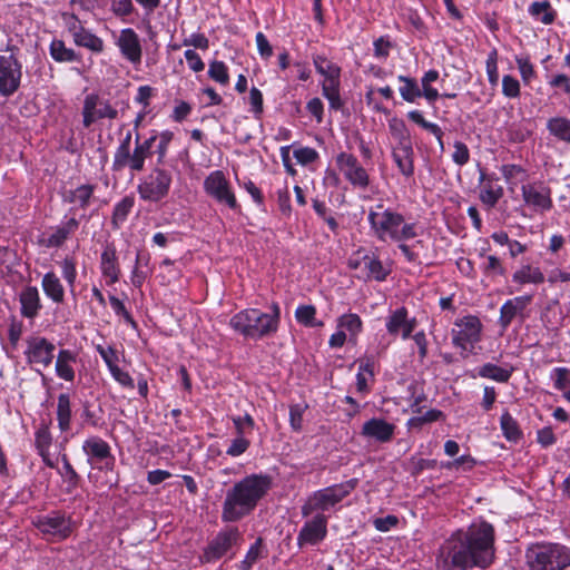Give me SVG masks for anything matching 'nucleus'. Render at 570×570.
Wrapping results in <instances>:
<instances>
[{"label":"nucleus","mask_w":570,"mask_h":570,"mask_svg":"<svg viewBox=\"0 0 570 570\" xmlns=\"http://www.w3.org/2000/svg\"><path fill=\"white\" fill-rule=\"evenodd\" d=\"M500 426L503 436L510 442H519L523 434L517 420L510 414L508 410H504L500 417Z\"/></svg>","instance_id":"2f4dec72"},{"label":"nucleus","mask_w":570,"mask_h":570,"mask_svg":"<svg viewBox=\"0 0 570 570\" xmlns=\"http://www.w3.org/2000/svg\"><path fill=\"white\" fill-rule=\"evenodd\" d=\"M316 308L314 305H299L295 311L296 321L307 327H321L323 322L315 321Z\"/></svg>","instance_id":"09e8293b"},{"label":"nucleus","mask_w":570,"mask_h":570,"mask_svg":"<svg viewBox=\"0 0 570 570\" xmlns=\"http://www.w3.org/2000/svg\"><path fill=\"white\" fill-rule=\"evenodd\" d=\"M294 157L301 165L306 166L318 158V153L312 147H301L294 150Z\"/></svg>","instance_id":"680f3d73"},{"label":"nucleus","mask_w":570,"mask_h":570,"mask_svg":"<svg viewBox=\"0 0 570 570\" xmlns=\"http://www.w3.org/2000/svg\"><path fill=\"white\" fill-rule=\"evenodd\" d=\"M530 570H564L570 567V548L560 543H538L528 548Z\"/></svg>","instance_id":"423d86ee"},{"label":"nucleus","mask_w":570,"mask_h":570,"mask_svg":"<svg viewBox=\"0 0 570 570\" xmlns=\"http://www.w3.org/2000/svg\"><path fill=\"white\" fill-rule=\"evenodd\" d=\"M395 425L384 419L372 417L363 426L361 434L380 443L390 442L394 435Z\"/></svg>","instance_id":"393cba45"},{"label":"nucleus","mask_w":570,"mask_h":570,"mask_svg":"<svg viewBox=\"0 0 570 570\" xmlns=\"http://www.w3.org/2000/svg\"><path fill=\"white\" fill-rule=\"evenodd\" d=\"M515 62L523 81L527 83L530 82V80L534 77V68L530 62V59L528 57H515Z\"/></svg>","instance_id":"774afa93"},{"label":"nucleus","mask_w":570,"mask_h":570,"mask_svg":"<svg viewBox=\"0 0 570 570\" xmlns=\"http://www.w3.org/2000/svg\"><path fill=\"white\" fill-rule=\"evenodd\" d=\"M348 267L357 272V277L364 281L383 282L390 274V269L372 252L358 249L348 259Z\"/></svg>","instance_id":"f8f14e48"},{"label":"nucleus","mask_w":570,"mask_h":570,"mask_svg":"<svg viewBox=\"0 0 570 570\" xmlns=\"http://www.w3.org/2000/svg\"><path fill=\"white\" fill-rule=\"evenodd\" d=\"M502 92L504 96L509 98H517L520 95V83L519 81L510 76L505 75L502 78Z\"/></svg>","instance_id":"e2e57ef3"},{"label":"nucleus","mask_w":570,"mask_h":570,"mask_svg":"<svg viewBox=\"0 0 570 570\" xmlns=\"http://www.w3.org/2000/svg\"><path fill=\"white\" fill-rule=\"evenodd\" d=\"M204 190L218 204L226 205L232 210L240 212V206L230 184L222 170H214L205 178Z\"/></svg>","instance_id":"4468645a"},{"label":"nucleus","mask_w":570,"mask_h":570,"mask_svg":"<svg viewBox=\"0 0 570 570\" xmlns=\"http://www.w3.org/2000/svg\"><path fill=\"white\" fill-rule=\"evenodd\" d=\"M407 118L410 120H412L413 122H415L416 125H419L420 127H422L423 129L428 130L429 132H431L438 140L439 142V146H440V149L443 151L444 150V144H443V130L441 129V127L436 124H433V122H430L428 120H425V118L423 117L422 112L419 111V110H411L407 112Z\"/></svg>","instance_id":"79ce46f5"},{"label":"nucleus","mask_w":570,"mask_h":570,"mask_svg":"<svg viewBox=\"0 0 570 570\" xmlns=\"http://www.w3.org/2000/svg\"><path fill=\"white\" fill-rule=\"evenodd\" d=\"M495 530L487 522L471 524L465 531L458 530L444 541L440 559L445 570L487 569L495 558Z\"/></svg>","instance_id":"f257e3e1"},{"label":"nucleus","mask_w":570,"mask_h":570,"mask_svg":"<svg viewBox=\"0 0 570 570\" xmlns=\"http://www.w3.org/2000/svg\"><path fill=\"white\" fill-rule=\"evenodd\" d=\"M481 268L483 273L489 277H494L498 275L503 276L505 274V268L503 267L501 261L494 255L487 256L485 262Z\"/></svg>","instance_id":"4d7b16f0"},{"label":"nucleus","mask_w":570,"mask_h":570,"mask_svg":"<svg viewBox=\"0 0 570 570\" xmlns=\"http://www.w3.org/2000/svg\"><path fill=\"white\" fill-rule=\"evenodd\" d=\"M273 484L268 474H249L235 482L225 494L222 521L237 522L249 515L265 498Z\"/></svg>","instance_id":"f03ea898"},{"label":"nucleus","mask_w":570,"mask_h":570,"mask_svg":"<svg viewBox=\"0 0 570 570\" xmlns=\"http://www.w3.org/2000/svg\"><path fill=\"white\" fill-rule=\"evenodd\" d=\"M357 479H351L346 482L313 492L312 495L308 497L307 501L302 505V515L308 517L315 511H326L336 505L351 494V492L357 487Z\"/></svg>","instance_id":"0eeeda50"},{"label":"nucleus","mask_w":570,"mask_h":570,"mask_svg":"<svg viewBox=\"0 0 570 570\" xmlns=\"http://www.w3.org/2000/svg\"><path fill=\"white\" fill-rule=\"evenodd\" d=\"M281 308L277 303L271 305V312L259 308H245L233 315L229 326L245 338L257 341L274 335L279 325Z\"/></svg>","instance_id":"7ed1b4c3"},{"label":"nucleus","mask_w":570,"mask_h":570,"mask_svg":"<svg viewBox=\"0 0 570 570\" xmlns=\"http://www.w3.org/2000/svg\"><path fill=\"white\" fill-rule=\"evenodd\" d=\"M22 65L13 56H0V95L12 96L20 87Z\"/></svg>","instance_id":"dca6fc26"},{"label":"nucleus","mask_w":570,"mask_h":570,"mask_svg":"<svg viewBox=\"0 0 570 570\" xmlns=\"http://www.w3.org/2000/svg\"><path fill=\"white\" fill-rule=\"evenodd\" d=\"M263 539L258 538L254 544H252L245 556V559L240 562V570H250L256 561L262 557Z\"/></svg>","instance_id":"5fc2aeb1"},{"label":"nucleus","mask_w":570,"mask_h":570,"mask_svg":"<svg viewBox=\"0 0 570 570\" xmlns=\"http://www.w3.org/2000/svg\"><path fill=\"white\" fill-rule=\"evenodd\" d=\"M100 271L102 276L109 279L108 284H115L120 278L121 272L114 243H107L104 247L100 255Z\"/></svg>","instance_id":"bb28decb"},{"label":"nucleus","mask_w":570,"mask_h":570,"mask_svg":"<svg viewBox=\"0 0 570 570\" xmlns=\"http://www.w3.org/2000/svg\"><path fill=\"white\" fill-rule=\"evenodd\" d=\"M341 78L327 79L322 82V94L328 100L330 108L340 110L343 101L340 95Z\"/></svg>","instance_id":"473e14b6"},{"label":"nucleus","mask_w":570,"mask_h":570,"mask_svg":"<svg viewBox=\"0 0 570 570\" xmlns=\"http://www.w3.org/2000/svg\"><path fill=\"white\" fill-rule=\"evenodd\" d=\"M522 199L525 206L535 213L543 214L553 206L551 190L543 183H530L521 186Z\"/></svg>","instance_id":"a211bd4d"},{"label":"nucleus","mask_w":570,"mask_h":570,"mask_svg":"<svg viewBox=\"0 0 570 570\" xmlns=\"http://www.w3.org/2000/svg\"><path fill=\"white\" fill-rule=\"evenodd\" d=\"M397 80L402 83L399 91L404 101L412 104L422 97L421 87L415 78L400 75Z\"/></svg>","instance_id":"c9c22d12"},{"label":"nucleus","mask_w":570,"mask_h":570,"mask_svg":"<svg viewBox=\"0 0 570 570\" xmlns=\"http://www.w3.org/2000/svg\"><path fill=\"white\" fill-rule=\"evenodd\" d=\"M52 444V435L50 432L49 424L41 423L40 426L35 432V448L38 454L41 456L43 463L53 469L56 464L50 459L49 449Z\"/></svg>","instance_id":"c85d7f7f"},{"label":"nucleus","mask_w":570,"mask_h":570,"mask_svg":"<svg viewBox=\"0 0 570 570\" xmlns=\"http://www.w3.org/2000/svg\"><path fill=\"white\" fill-rule=\"evenodd\" d=\"M532 295H522L508 299L500 308L499 324L503 330H507L514 317L522 314V312L532 302Z\"/></svg>","instance_id":"a878e982"},{"label":"nucleus","mask_w":570,"mask_h":570,"mask_svg":"<svg viewBox=\"0 0 570 570\" xmlns=\"http://www.w3.org/2000/svg\"><path fill=\"white\" fill-rule=\"evenodd\" d=\"M547 129L557 139L570 144V119L566 117H552L547 122Z\"/></svg>","instance_id":"4c0bfd02"},{"label":"nucleus","mask_w":570,"mask_h":570,"mask_svg":"<svg viewBox=\"0 0 570 570\" xmlns=\"http://www.w3.org/2000/svg\"><path fill=\"white\" fill-rule=\"evenodd\" d=\"M482 323L478 316L466 315L454 323L452 344L462 351H471L481 340Z\"/></svg>","instance_id":"ddd939ff"},{"label":"nucleus","mask_w":570,"mask_h":570,"mask_svg":"<svg viewBox=\"0 0 570 570\" xmlns=\"http://www.w3.org/2000/svg\"><path fill=\"white\" fill-rule=\"evenodd\" d=\"M116 45L121 56L130 63L139 65L141 62L142 47L138 33L134 29H122L116 40Z\"/></svg>","instance_id":"b1692460"},{"label":"nucleus","mask_w":570,"mask_h":570,"mask_svg":"<svg viewBox=\"0 0 570 570\" xmlns=\"http://www.w3.org/2000/svg\"><path fill=\"white\" fill-rule=\"evenodd\" d=\"M243 542V533L237 527L228 525L220 529L217 534L207 543L200 556L203 563H214L225 556H235L234 548H239Z\"/></svg>","instance_id":"1a4fd4ad"},{"label":"nucleus","mask_w":570,"mask_h":570,"mask_svg":"<svg viewBox=\"0 0 570 570\" xmlns=\"http://www.w3.org/2000/svg\"><path fill=\"white\" fill-rule=\"evenodd\" d=\"M19 301L21 304L20 313L27 318H35L42 307L39 291L36 286L24 287L19 295Z\"/></svg>","instance_id":"cd10ccee"},{"label":"nucleus","mask_w":570,"mask_h":570,"mask_svg":"<svg viewBox=\"0 0 570 570\" xmlns=\"http://www.w3.org/2000/svg\"><path fill=\"white\" fill-rule=\"evenodd\" d=\"M72 39L78 47L87 48L92 52L100 53L104 50L102 39L86 28L75 35Z\"/></svg>","instance_id":"a19ab883"},{"label":"nucleus","mask_w":570,"mask_h":570,"mask_svg":"<svg viewBox=\"0 0 570 570\" xmlns=\"http://www.w3.org/2000/svg\"><path fill=\"white\" fill-rule=\"evenodd\" d=\"M233 423L236 429V434L243 435H246V433H250L255 425L254 420L249 414L233 417Z\"/></svg>","instance_id":"0e129e2a"},{"label":"nucleus","mask_w":570,"mask_h":570,"mask_svg":"<svg viewBox=\"0 0 570 570\" xmlns=\"http://www.w3.org/2000/svg\"><path fill=\"white\" fill-rule=\"evenodd\" d=\"M96 351L99 353L101 358L105 361L108 370L117 365L118 353L112 346L97 345Z\"/></svg>","instance_id":"338daca9"},{"label":"nucleus","mask_w":570,"mask_h":570,"mask_svg":"<svg viewBox=\"0 0 570 570\" xmlns=\"http://www.w3.org/2000/svg\"><path fill=\"white\" fill-rule=\"evenodd\" d=\"M306 406L293 404L289 406V424L294 431H301L303 426V413Z\"/></svg>","instance_id":"69168bd1"},{"label":"nucleus","mask_w":570,"mask_h":570,"mask_svg":"<svg viewBox=\"0 0 570 570\" xmlns=\"http://www.w3.org/2000/svg\"><path fill=\"white\" fill-rule=\"evenodd\" d=\"M312 205L317 216L327 224L328 228L334 234H336L338 230V223L335 217L330 214V209L327 208L326 204L322 200L313 199Z\"/></svg>","instance_id":"864d4df0"},{"label":"nucleus","mask_w":570,"mask_h":570,"mask_svg":"<svg viewBox=\"0 0 570 570\" xmlns=\"http://www.w3.org/2000/svg\"><path fill=\"white\" fill-rule=\"evenodd\" d=\"M337 326L345 330L351 336H356L362 331V320L357 314L348 313L342 315L337 321Z\"/></svg>","instance_id":"3c124183"},{"label":"nucleus","mask_w":570,"mask_h":570,"mask_svg":"<svg viewBox=\"0 0 570 570\" xmlns=\"http://www.w3.org/2000/svg\"><path fill=\"white\" fill-rule=\"evenodd\" d=\"M454 151L452 154V160L455 165L462 167L470 161V150L468 146L460 141L455 140L453 142Z\"/></svg>","instance_id":"052dcab7"},{"label":"nucleus","mask_w":570,"mask_h":570,"mask_svg":"<svg viewBox=\"0 0 570 570\" xmlns=\"http://www.w3.org/2000/svg\"><path fill=\"white\" fill-rule=\"evenodd\" d=\"M250 446V441L243 434H236V438L232 440L230 445L226 450V454L233 458L244 454Z\"/></svg>","instance_id":"bf43d9fd"},{"label":"nucleus","mask_w":570,"mask_h":570,"mask_svg":"<svg viewBox=\"0 0 570 570\" xmlns=\"http://www.w3.org/2000/svg\"><path fill=\"white\" fill-rule=\"evenodd\" d=\"M377 210L371 209L368 212V223L374 235L382 242L387 239L393 242H404L414 238L417 234L415 232V224H404L402 214L384 208L383 204L376 205Z\"/></svg>","instance_id":"39448f33"},{"label":"nucleus","mask_w":570,"mask_h":570,"mask_svg":"<svg viewBox=\"0 0 570 570\" xmlns=\"http://www.w3.org/2000/svg\"><path fill=\"white\" fill-rule=\"evenodd\" d=\"M528 11L531 17L541 21L543 24L553 23L557 17V12L549 1H534L530 4Z\"/></svg>","instance_id":"72a5a7b5"},{"label":"nucleus","mask_w":570,"mask_h":570,"mask_svg":"<svg viewBox=\"0 0 570 570\" xmlns=\"http://www.w3.org/2000/svg\"><path fill=\"white\" fill-rule=\"evenodd\" d=\"M512 368H504L493 363H485L478 368V375L499 383H507L512 375Z\"/></svg>","instance_id":"e433bc0d"},{"label":"nucleus","mask_w":570,"mask_h":570,"mask_svg":"<svg viewBox=\"0 0 570 570\" xmlns=\"http://www.w3.org/2000/svg\"><path fill=\"white\" fill-rule=\"evenodd\" d=\"M132 134L128 131L120 140L115 150L111 170L121 173L129 169L131 173H140L145 169V164L153 156V146L157 141V132L153 131L151 136L141 140L139 132L135 135V146L131 149Z\"/></svg>","instance_id":"20e7f679"},{"label":"nucleus","mask_w":570,"mask_h":570,"mask_svg":"<svg viewBox=\"0 0 570 570\" xmlns=\"http://www.w3.org/2000/svg\"><path fill=\"white\" fill-rule=\"evenodd\" d=\"M50 56L57 62H72L79 60V55L71 48H67L59 39L51 41L49 47Z\"/></svg>","instance_id":"37998d69"},{"label":"nucleus","mask_w":570,"mask_h":570,"mask_svg":"<svg viewBox=\"0 0 570 570\" xmlns=\"http://www.w3.org/2000/svg\"><path fill=\"white\" fill-rule=\"evenodd\" d=\"M554 389L558 391H567L570 382V370L568 367H556L551 372Z\"/></svg>","instance_id":"13d9d810"},{"label":"nucleus","mask_w":570,"mask_h":570,"mask_svg":"<svg viewBox=\"0 0 570 570\" xmlns=\"http://www.w3.org/2000/svg\"><path fill=\"white\" fill-rule=\"evenodd\" d=\"M135 206V198L134 196H125L120 202H118L112 210L111 215V225L115 229H118L120 225H122L129 213Z\"/></svg>","instance_id":"ea45409f"},{"label":"nucleus","mask_w":570,"mask_h":570,"mask_svg":"<svg viewBox=\"0 0 570 570\" xmlns=\"http://www.w3.org/2000/svg\"><path fill=\"white\" fill-rule=\"evenodd\" d=\"M208 76L214 81L226 86L229 83L228 68L224 61L214 60L209 63Z\"/></svg>","instance_id":"603ef678"},{"label":"nucleus","mask_w":570,"mask_h":570,"mask_svg":"<svg viewBox=\"0 0 570 570\" xmlns=\"http://www.w3.org/2000/svg\"><path fill=\"white\" fill-rule=\"evenodd\" d=\"M173 179V173L169 169L154 166L137 185V193L144 202L159 203L168 197Z\"/></svg>","instance_id":"6e6552de"},{"label":"nucleus","mask_w":570,"mask_h":570,"mask_svg":"<svg viewBox=\"0 0 570 570\" xmlns=\"http://www.w3.org/2000/svg\"><path fill=\"white\" fill-rule=\"evenodd\" d=\"M313 63L316 71L324 77V80L341 78V68L323 55H313Z\"/></svg>","instance_id":"c03bdc74"},{"label":"nucleus","mask_w":570,"mask_h":570,"mask_svg":"<svg viewBox=\"0 0 570 570\" xmlns=\"http://www.w3.org/2000/svg\"><path fill=\"white\" fill-rule=\"evenodd\" d=\"M503 196V187L488 183L480 191L479 198L489 209L493 208Z\"/></svg>","instance_id":"de8ad7c7"},{"label":"nucleus","mask_w":570,"mask_h":570,"mask_svg":"<svg viewBox=\"0 0 570 570\" xmlns=\"http://www.w3.org/2000/svg\"><path fill=\"white\" fill-rule=\"evenodd\" d=\"M32 524L43 535L51 538L53 541H62L70 537L73 527L71 518L59 510L36 515L32 519Z\"/></svg>","instance_id":"9b49d317"},{"label":"nucleus","mask_w":570,"mask_h":570,"mask_svg":"<svg viewBox=\"0 0 570 570\" xmlns=\"http://www.w3.org/2000/svg\"><path fill=\"white\" fill-rule=\"evenodd\" d=\"M56 347L46 337L30 336L27 338V350L24 352L28 363L49 366L53 360Z\"/></svg>","instance_id":"4be33fe9"},{"label":"nucleus","mask_w":570,"mask_h":570,"mask_svg":"<svg viewBox=\"0 0 570 570\" xmlns=\"http://www.w3.org/2000/svg\"><path fill=\"white\" fill-rule=\"evenodd\" d=\"M443 417V412L436 409L429 410L423 415L411 417L407 421L410 429H421L426 423H432Z\"/></svg>","instance_id":"6e6d98bb"},{"label":"nucleus","mask_w":570,"mask_h":570,"mask_svg":"<svg viewBox=\"0 0 570 570\" xmlns=\"http://www.w3.org/2000/svg\"><path fill=\"white\" fill-rule=\"evenodd\" d=\"M95 190L96 185L83 184L63 193L62 198L65 203L75 204L79 208L86 209L90 205Z\"/></svg>","instance_id":"c756f323"},{"label":"nucleus","mask_w":570,"mask_h":570,"mask_svg":"<svg viewBox=\"0 0 570 570\" xmlns=\"http://www.w3.org/2000/svg\"><path fill=\"white\" fill-rule=\"evenodd\" d=\"M528 120L521 119L520 121L507 122L504 126L508 140L510 142L520 144L525 141L531 136V129L528 128Z\"/></svg>","instance_id":"58836bf2"},{"label":"nucleus","mask_w":570,"mask_h":570,"mask_svg":"<svg viewBox=\"0 0 570 570\" xmlns=\"http://www.w3.org/2000/svg\"><path fill=\"white\" fill-rule=\"evenodd\" d=\"M327 534V517L317 513L311 520L306 521L297 535V544L315 546L322 542Z\"/></svg>","instance_id":"412c9836"},{"label":"nucleus","mask_w":570,"mask_h":570,"mask_svg":"<svg viewBox=\"0 0 570 570\" xmlns=\"http://www.w3.org/2000/svg\"><path fill=\"white\" fill-rule=\"evenodd\" d=\"M57 421H58L59 430L61 432H67L70 430L71 403H70V396L67 393H61L58 396Z\"/></svg>","instance_id":"f704fd0d"},{"label":"nucleus","mask_w":570,"mask_h":570,"mask_svg":"<svg viewBox=\"0 0 570 570\" xmlns=\"http://www.w3.org/2000/svg\"><path fill=\"white\" fill-rule=\"evenodd\" d=\"M416 326V318L409 316V311L405 306H400L391 311L385 318L386 331L394 337L400 335L403 340H407L412 336Z\"/></svg>","instance_id":"aec40b11"},{"label":"nucleus","mask_w":570,"mask_h":570,"mask_svg":"<svg viewBox=\"0 0 570 570\" xmlns=\"http://www.w3.org/2000/svg\"><path fill=\"white\" fill-rule=\"evenodd\" d=\"M82 452L86 454L87 463L91 469L100 472H112L116 466V456L111 446L102 438L94 435L82 443Z\"/></svg>","instance_id":"9d476101"},{"label":"nucleus","mask_w":570,"mask_h":570,"mask_svg":"<svg viewBox=\"0 0 570 570\" xmlns=\"http://www.w3.org/2000/svg\"><path fill=\"white\" fill-rule=\"evenodd\" d=\"M512 278L519 284H541L544 282V275L540 268L530 265L522 266L513 274Z\"/></svg>","instance_id":"49530a36"},{"label":"nucleus","mask_w":570,"mask_h":570,"mask_svg":"<svg viewBox=\"0 0 570 570\" xmlns=\"http://www.w3.org/2000/svg\"><path fill=\"white\" fill-rule=\"evenodd\" d=\"M42 289L47 297L57 304H61L65 299V288L59 277L53 272L43 275L41 282Z\"/></svg>","instance_id":"7c9ffc66"},{"label":"nucleus","mask_w":570,"mask_h":570,"mask_svg":"<svg viewBox=\"0 0 570 570\" xmlns=\"http://www.w3.org/2000/svg\"><path fill=\"white\" fill-rule=\"evenodd\" d=\"M407 393L412 411L415 413H421L423 403L426 401L423 385L419 382H412L407 386Z\"/></svg>","instance_id":"8fccbe9b"},{"label":"nucleus","mask_w":570,"mask_h":570,"mask_svg":"<svg viewBox=\"0 0 570 570\" xmlns=\"http://www.w3.org/2000/svg\"><path fill=\"white\" fill-rule=\"evenodd\" d=\"M392 157L401 174L405 177H412L414 174V150L410 134L405 126L401 125L400 142L393 149Z\"/></svg>","instance_id":"6ab92c4d"},{"label":"nucleus","mask_w":570,"mask_h":570,"mask_svg":"<svg viewBox=\"0 0 570 570\" xmlns=\"http://www.w3.org/2000/svg\"><path fill=\"white\" fill-rule=\"evenodd\" d=\"M79 219L70 217L50 228L47 237L39 239V245L47 248H59L78 230Z\"/></svg>","instance_id":"5701e85b"},{"label":"nucleus","mask_w":570,"mask_h":570,"mask_svg":"<svg viewBox=\"0 0 570 570\" xmlns=\"http://www.w3.org/2000/svg\"><path fill=\"white\" fill-rule=\"evenodd\" d=\"M174 139V132L170 130H164L157 134V145L155 149L156 163L154 166L166 167V159L168 155L169 145Z\"/></svg>","instance_id":"a18cd8bd"},{"label":"nucleus","mask_w":570,"mask_h":570,"mask_svg":"<svg viewBox=\"0 0 570 570\" xmlns=\"http://www.w3.org/2000/svg\"><path fill=\"white\" fill-rule=\"evenodd\" d=\"M118 111L108 100L101 99L97 94H89L85 97L82 107V125L89 128L100 119H116Z\"/></svg>","instance_id":"f3484780"},{"label":"nucleus","mask_w":570,"mask_h":570,"mask_svg":"<svg viewBox=\"0 0 570 570\" xmlns=\"http://www.w3.org/2000/svg\"><path fill=\"white\" fill-rule=\"evenodd\" d=\"M335 163L337 169L353 187L366 189L370 186V175L355 155L341 151L336 155Z\"/></svg>","instance_id":"2eb2a0df"}]
</instances>
